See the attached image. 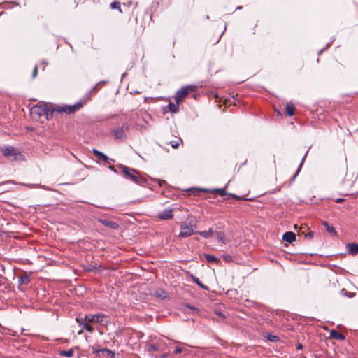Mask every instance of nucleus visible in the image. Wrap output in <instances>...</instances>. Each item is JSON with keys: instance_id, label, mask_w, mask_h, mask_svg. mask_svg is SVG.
Listing matches in <instances>:
<instances>
[{"instance_id": "4c0bfd02", "label": "nucleus", "mask_w": 358, "mask_h": 358, "mask_svg": "<svg viewBox=\"0 0 358 358\" xmlns=\"http://www.w3.org/2000/svg\"><path fill=\"white\" fill-rule=\"evenodd\" d=\"M302 348V345L299 344V346H298V348Z\"/></svg>"}, {"instance_id": "2eb2a0df", "label": "nucleus", "mask_w": 358, "mask_h": 358, "mask_svg": "<svg viewBox=\"0 0 358 358\" xmlns=\"http://www.w3.org/2000/svg\"><path fill=\"white\" fill-rule=\"evenodd\" d=\"M93 152L99 159H101V160H103V161H107L108 160V157L105 154H103V152H99V150H97L96 149L93 150Z\"/></svg>"}, {"instance_id": "f8f14e48", "label": "nucleus", "mask_w": 358, "mask_h": 358, "mask_svg": "<svg viewBox=\"0 0 358 358\" xmlns=\"http://www.w3.org/2000/svg\"><path fill=\"white\" fill-rule=\"evenodd\" d=\"M175 354L184 353V355H188L190 353V350L187 345H184L182 347H176L174 350Z\"/></svg>"}, {"instance_id": "39448f33", "label": "nucleus", "mask_w": 358, "mask_h": 358, "mask_svg": "<svg viewBox=\"0 0 358 358\" xmlns=\"http://www.w3.org/2000/svg\"><path fill=\"white\" fill-rule=\"evenodd\" d=\"M2 152L6 157L11 160H22L23 159L22 155L13 147H7L2 149Z\"/></svg>"}, {"instance_id": "423d86ee", "label": "nucleus", "mask_w": 358, "mask_h": 358, "mask_svg": "<svg viewBox=\"0 0 358 358\" xmlns=\"http://www.w3.org/2000/svg\"><path fill=\"white\" fill-rule=\"evenodd\" d=\"M31 113L32 115L45 116L48 115V109L43 105L36 106L31 108Z\"/></svg>"}, {"instance_id": "6ab92c4d", "label": "nucleus", "mask_w": 358, "mask_h": 358, "mask_svg": "<svg viewBox=\"0 0 358 358\" xmlns=\"http://www.w3.org/2000/svg\"><path fill=\"white\" fill-rule=\"evenodd\" d=\"M323 225L329 233L336 234V230L333 226L329 225L327 222H324Z\"/></svg>"}, {"instance_id": "6e6552de", "label": "nucleus", "mask_w": 358, "mask_h": 358, "mask_svg": "<svg viewBox=\"0 0 358 358\" xmlns=\"http://www.w3.org/2000/svg\"><path fill=\"white\" fill-rule=\"evenodd\" d=\"M98 222L110 229H117L119 227L117 223L109 220L99 218Z\"/></svg>"}, {"instance_id": "7ed1b4c3", "label": "nucleus", "mask_w": 358, "mask_h": 358, "mask_svg": "<svg viewBox=\"0 0 358 358\" xmlns=\"http://www.w3.org/2000/svg\"><path fill=\"white\" fill-rule=\"evenodd\" d=\"M196 225L193 220H190L188 222H182L180 224V232L179 236L181 238H185L191 236L194 234H197Z\"/></svg>"}, {"instance_id": "bb28decb", "label": "nucleus", "mask_w": 358, "mask_h": 358, "mask_svg": "<svg viewBox=\"0 0 358 358\" xmlns=\"http://www.w3.org/2000/svg\"><path fill=\"white\" fill-rule=\"evenodd\" d=\"M101 352H102L104 355L108 356L109 358H113L114 357V353L108 349H102V350H101Z\"/></svg>"}, {"instance_id": "4468645a", "label": "nucleus", "mask_w": 358, "mask_h": 358, "mask_svg": "<svg viewBox=\"0 0 358 358\" xmlns=\"http://www.w3.org/2000/svg\"><path fill=\"white\" fill-rule=\"evenodd\" d=\"M330 334L333 338L338 339V340H344L345 339L344 335H343L341 333H340L339 331H338L336 330H331Z\"/></svg>"}, {"instance_id": "2f4dec72", "label": "nucleus", "mask_w": 358, "mask_h": 358, "mask_svg": "<svg viewBox=\"0 0 358 358\" xmlns=\"http://www.w3.org/2000/svg\"><path fill=\"white\" fill-rule=\"evenodd\" d=\"M37 73H38V69H37V66H35L34 69L33 71V73H32L33 78H35L36 76Z\"/></svg>"}, {"instance_id": "a878e982", "label": "nucleus", "mask_w": 358, "mask_h": 358, "mask_svg": "<svg viewBox=\"0 0 358 358\" xmlns=\"http://www.w3.org/2000/svg\"><path fill=\"white\" fill-rule=\"evenodd\" d=\"M211 192H216L217 194H219L220 196H224L227 194V192L225 191V189L224 188H222V189H215L214 190H212L210 191Z\"/></svg>"}, {"instance_id": "aec40b11", "label": "nucleus", "mask_w": 358, "mask_h": 358, "mask_svg": "<svg viewBox=\"0 0 358 358\" xmlns=\"http://www.w3.org/2000/svg\"><path fill=\"white\" fill-rule=\"evenodd\" d=\"M30 278L28 275L21 276L19 279L20 285H27L29 282Z\"/></svg>"}, {"instance_id": "9b49d317", "label": "nucleus", "mask_w": 358, "mask_h": 358, "mask_svg": "<svg viewBox=\"0 0 358 358\" xmlns=\"http://www.w3.org/2000/svg\"><path fill=\"white\" fill-rule=\"evenodd\" d=\"M282 238L284 241L288 243H292L296 239V235L292 231H287L284 234Z\"/></svg>"}, {"instance_id": "0eeeda50", "label": "nucleus", "mask_w": 358, "mask_h": 358, "mask_svg": "<svg viewBox=\"0 0 358 358\" xmlns=\"http://www.w3.org/2000/svg\"><path fill=\"white\" fill-rule=\"evenodd\" d=\"M81 107H82V104L80 103H76L72 106H64L61 107L58 110L60 112H64L66 113L71 114V113H73L78 110L79 109L81 108Z\"/></svg>"}, {"instance_id": "b1692460", "label": "nucleus", "mask_w": 358, "mask_h": 358, "mask_svg": "<svg viewBox=\"0 0 358 358\" xmlns=\"http://www.w3.org/2000/svg\"><path fill=\"white\" fill-rule=\"evenodd\" d=\"M216 237H217V241L220 243H224V233L220 232V231L217 232L216 234Z\"/></svg>"}, {"instance_id": "dca6fc26", "label": "nucleus", "mask_w": 358, "mask_h": 358, "mask_svg": "<svg viewBox=\"0 0 358 358\" xmlns=\"http://www.w3.org/2000/svg\"><path fill=\"white\" fill-rule=\"evenodd\" d=\"M294 112H295V108L294 106L291 104V103H288L287 104L286 106V113L289 116H292L294 114Z\"/></svg>"}, {"instance_id": "7c9ffc66", "label": "nucleus", "mask_w": 358, "mask_h": 358, "mask_svg": "<svg viewBox=\"0 0 358 358\" xmlns=\"http://www.w3.org/2000/svg\"><path fill=\"white\" fill-rule=\"evenodd\" d=\"M305 157H306V155L303 157V160H302V162H301V164H300V165H299V169H298V170H297V171H296V173L295 176H294V178H295V177H296V176L299 173V171H300V169H301V166L303 165V161H304Z\"/></svg>"}, {"instance_id": "9d476101", "label": "nucleus", "mask_w": 358, "mask_h": 358, "mask_svg": "<svg viewBox=\"0 0 358 358\" xmlns=\"http://www.w3.org/2000/svg\"><path fill=\"white\" fill-rule=\"evenodd\" d=\"M124 127H122L121 128H117L113 130V133L114 137L116 139H123L125 138Z\"/></svg>"}, {"instance_id": "ddd939ff", "label": "nucleus", "mask_w": 358, "mask_h": 358, "mask_svg": "<svg viewBox=\"0 0 358 358\" xmlns=\"http://www.w3.org/2000/svg\"><path fill=\"white\" fill-rule=\"evenodd\" d=\"M348 252L351 255H357L358 253V244L357 243H349L348 245Z\"/></svg>"}, {"instance_id": "412c9836", "label": "nucleus", "mask_w": 358, "mask_h": 358, "mask_svg": "<svg viewBox=\"0 0 358 358\" xmlns=\"http://www.w3.org/2000/svg\"><path fill=\"white\" fill-rule=\"evenodd\" d=\"M182 143V141L180 138H178L175 141H170L169 144L171 145L173 148H178L179 145Z\"/></svg>"}, {"instance_id": "58836bf2", "label": "nucleus", "mask_w": 358, "mask_h": 358, "mask_svg": "<svg viewBox=\"0 0 358 358\" xmlns=\"http://www.w3.org/2000/svg\"><path fill=\"white\" fill-rule=\"evenodd\" d=\"M3 14H4V13H3V12H0V15H3Z\"/></svg>"}, {"instance_id": "f257e3e1", "label": "nucleus", "mask_w": 358, "mask_h": 358, "mask_svg": "<svg viewBox=\"0 0 358 358\" xmlns=\"http://www.w3.org/2000/svg\"><path fill=\"white\" fill-rule=\"evenodd\" d=\"M78 324L90 333L94 331V328L91 325L92 323H99L105 325L108 322V317L103 314L92 315L89 314L85 317L76 318Z\"/></svg>"}, {"instance_id": "c85d7f7f", "label": "nucleus", "mask_w": 358, "mask_h": 358, "mask_svg": "<svg viewBox=\"0 0 358 358\" xmlns=\"http://www.w3.org/2000/svg\"><path fill=\"white\" fill-rule=\"evenodd\" d=\"M192 279L194 282H196L197 285H199L201 287L207 289L203 284L201 283V282L197 278L192 277Z\"/></svg>"}, {"instance_id": "f03ea898", "label": "nucleus", "mask_w": 358, "mask_h": 358, "mask_svg": "<svg viewBox=\"0 0 358 358\" xmlns=\"http://www.w3.org/2000/svg\"><path fill=\"white\" fill-rule=\"evenodd\" d=\"M120 169L127 179L131 180L137 184H140L143 182V178L135 169L128 168L123 165H120Z\"/></svg>"}, {"instance_id": "20e7f679", "label": "nucleus", "mask_w": 358, "mask_h": 358, "mask_svg": "<svg viewBox=\"0 0 358 358\" xmlns=\"http://www.w3.org/2000/svg\"><path fill=\"white\" fill-rule=\"evenodd\" d=\"M196 86L195 85H187L182 87L179 90L176 94L175 99L176 103L179 104L180 102L183 101V99L187 96L190 92H194L196 90Z\"/></svg>"}, {"instance_id": "e433bc0d", "label": "nucleus", "mask_w": 358, "mask_h": 358, "mask_svg": "<svg viewBox=\"0 0 358 358\" xmlns=\"http://www.w3.org/2000/svg\"><path fill=\"white\" fill-rule=\"evenodd\" d=\"M83 329H83L82 330L79 331L78 334L79 335H80V334H81L83 333Z\"/></svg>"}, {"instance_id": "f3484780", "label": "nucleus", "mask_w": 358, "mask_h": 358, "mask_svg": "<svg viewBox=\"0 0 358 358\" xmlns=\"http://www.w3.org/2000/svg\"><path fill=\"white\" fill-rule=\"evenodd\" d=\"M197 233L199 234L203 237L206 238L211 237L213 234V231L211 229H209L207 231H199Z\"/></svg>"}, {"instance_id": "5701e85b", "label": "nucleus", "mask_w": 358, "mask_h": 358, "mask_svg": "<svg viewBox=\"0 0 358 358\" xmlns=\"http://www.w3.org/2000/svg\"><path fill=\"white\" fill-rule=\"evenodd\" d=\"M111 9H117L120 13H122L120 3L118 1H114L110 4Z\"/></svg>"}, {"instance_id": "f704fd0d", "label": "nucleus", "mask_w": 358, "mask_h": 358, "mask_svg": "<svg viewBox=\"0 0 358 358\" xmlns=\"http://www.w3.org/2000/svg\"><path fill=\"white\" fill-rule=\"evenodd\" d=\"M344 201V199H343L339 198V199H338L336 201L337 203H341V202H342V201Z\"/></svg>"}, {"instance_id": "a211bd4d", "label": "nucleus", "mask_w": 358, "mask_h": 358, "mask_svg": "<svg viewBox=\"0 0 358 358\" xmlns=\"http://www.w3.org/2000/svg\"><path fill=\"white\" fill-rule=\"evenodd\" d=\"M74 354V351L73 349H69L68 350H62L59 352V355L62 356L71 357Z\"/></svg>"}, {"instance_id": "cd10ccee", "label": "nucleus", "mask_w": 358, "mask_h": 358, "mask_svg": "<svg viewBox=\"0 0 358 358\" xmlns=\"http://www.w3.org/2000/svg\"><path fill=\"white\" fill-rule=\"evenodd\" d=\"M148 348L150 351L152 350V351H157L159 350V346L155 344V343H151V344H149L148 346Z\"/></svg>"}, {"instance_id": "473e14b6", "label": "nucleus", "mask_w": 358, "mask_h": 358, "mask_svg": "<svg viewBox=\"0 0 358 358\" xmlns=\"http://www.w3.org/2000/svg\"><path fill=\"white\" fill-rule=\"evenodd\" d=\"M268 339L271 341H275L277 340V336H270L268 337Z\"/></svg>"}, {"instance_id": "1a4fd4ad", "label": "nucleus", "mask_w": 358, "mask_h": 358, "mask_svg": "<svg viewBox=\"0 0 358 358\" xmlns=\"http://www.w3.org/2000/svg\"><path fill=\"white\" fill-rule=\"evenodd\" d=\"M172 209H165L164 210L159 213L158 217L162 220L171 219L173 217Z\"/></svg>"}, {"instance_id": "393cba45", "label": "nucleus", "mask_w": 358, "mask_h": 358, "mask_svg": "<svg viewBox=\"0 0 358 358\" xmlns=\"http://www.w3.org/2000/svg\"><path fill=\"white\" fill-rule=\"evenodd\" d=\"M169 110L172 112V113H176L178 111V104L177 103L176 105L173 103H170L169 104Z\"/></svg>"}, {"instance_id": "c756f323", "label": "nucleus", "mask_w": 358, "mask_h": 358, "mask_svg": "<svg viewBox=\"0 0 358 358\" xmlns=\"http://www.w3.org/2000/svg\"><path fill=\"white\" fill-rule=\"evenodd\" d=\"M313 231H309L306 235V237L308 238V239H311L313 238Z\"/></svg>"}, {"instance_id": "72a5a7b5", "label": "nucleus", "mask_w": 358, "mask_h": 358, "mask_svg": "<svg viewBox=\"0 0 358 358\" xmlns=\"http://www.w3.org/2000/svg\"><path fill=\"white\" fill-rule=\"evenodd\" d=\"M230 195L236 199H240V198L235 194H230Z\"/></svg>"}, {"instance_id": "4be33fe9", "label": "nucleus", "mask_w": 358, "mask_h": 358, "mask_svg": "<svg viewBox=\"0 0 358 358\" xmlns=\"http://www.w3.org/2000/svg\"><path fill=\"white\" fill-rule=\"evenodd\" d=\"M205 257H206V260L209 262H215L216 263L219 262V259L213 255H206Z\"/></svg>"}, {"instance_id": "c9c22d12", "label": "nucleus", "mask_w": 358, "mask_h": 358, "mask_svg": "<svg viewBox=\"0 0 358 358\" xmlns=\"http://www.w3.org/2000/svg\"><path fill=\"white\" fill-rule=\"evenodd\" d=\"M224 257L227 261L231 258L229 256H224Z\"/></svg>"}]
</instances>
